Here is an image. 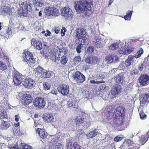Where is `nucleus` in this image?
<instances>
[{
  "label": "nucleus",
  "mask_w": 149,
  "mask_h": 149,
  "mask_svg": "<svg viewBox=\"0 0 149 149\" xmlns=\"http://www.w3.org/2000/svg\"><path fill=\"white\" fill-rule=\"evenodd\" d=\"M115 116L116 118L114 123L116 128L122 126L126 115V109L124 106H119L117 107L114 111Z\"/></svg>",
  "instance_id": "f257e3e1"
},
{
  "label": "nucleus",
  "mask_w": 149,
  "mask_h": 149,
  "mask_svg": "<svg viewBox=\"0 0 149 149\" xmlns=\"http://www.w3.org/2000/svg\"><path fill=\"white\" fill-rule=\"evenodd\" d=\"M91 1L88 0H83V1H78L75 4V8L77 11L79 13H84L89 11H91V8L93 6Z\"/></svg>",
  "instance_id": "f03ea898"
},
{
  "label": "nucleus",
  "mask_w": 149,
  "mask_h": 149,
  "mask_svg": "<svg viewBox=\"0 0 149 149\" xmlns=\"http://www.w3.org/2000/svg\"><path fill=\"white\" fill-rule=\"evenodd\" d=\"M32 5L30 3L25 1L23 2L20 5V9L18 10V14L20 16H26L28 12L32 10Z\"/></svg>",
  "instance_id": "7ed1b4c3"
},
{
  "label": "nucleus",
  "mask_w": 149,
  "mask_h": 149,
  "mask_svg": "<svg viewBox=\"0 0 149 149\" xmlns=\"http://www.w3.org/2000/svg\"><path fill=\"white\" fill-rule=\"evenodd\" d=\"M23 61L27 62L29 65L31 66L35 62V59L33 57V54L29 51L25 52L23 56Z\"/></svg>",
  "instance_id": "20e7f679"
},
{
  "label": "nucleus",
  "mask_w": 149,
  "mask_h": 149,
  "mask_svg": "<svg viewBox=\"0 0 149 149\" xmlns=\"http://www.w3.org/2000/svg\"><path fill=\"white\" fill-rule=\"evenodd\" d=\"M61 14L66 19H71L74 15V13L71 9L67 6L62 8Z\"/></svg>",
  "instance_id": "39448f33"
},
{
  "label": "nucleus",
  "mask_w": 149,
  "mask_h": 149,
  "mask_svg": "<svg viewBox=\"0 0 149 149\" xmlns=\"http://www.w3.org/2000/svg\"><path fill=\"white\" fill-rule=\"evenodd\" d=\"M33 103L34 106L36 107L42 109L45 106L46 102L44 98L41 97H37L35 99Z\"/></svg>",
  "instance_id": "423d86ee"
},
{
  "label": "nucleus",
  "mask_w": 149,
  "mask_h": 149,
  "mask_svg": "<svg viewBox=\"0 0 149 149\" xmlns=\"http://www.w3.org/2000/svg\"><path fill=\"white\" fill-rule=\"evenodd\" d=\"M46 14L47 15L58 16L59 14V10L54 6L46 7L44 9Z\"/></svg>",
  "instance_id": "0eeeda50"
},
{
  "label": "nucleus",
  "mask_w": 149,
  "mask_h": 149,
  "mask_svg": "<svg viewBox=\"0 0 149 149\" xmlns=\"http://www.w3.org/2000/svg\"><path fill=\"white\" fill-rule=\"evenodd\" d=\"M33 100V97L30 94H24L22 96V102L23 105L27 107L32 102Z\"/></svg>",
  "instance_id": "6e6552de"
},
{
  "label": "nucleus",
  "mask_w": 149,
  "mask_h": 149,
  "mask_svg": "<svg viewBox=\"0 0 149 149\" xmlns=\"http://www.w3.org/2000/svg\"><path fill=\"white\" fill-rule=\"evenodd\" d=\"M122 88L121 86L118 84H116L113 86L111 88L110 94L111 95L110 98H113L120 93Z\"/></svg>",
  "instance_id": "1a4fd4ad"
},
{
  "label": "nucleus",
  "mask_w": 149,
  "mask_h": 149,
  "mask_svg": "<svg viewBox=\"0 0 149 149\" xmlns=\"http://www.w3.org/2000/svg\"><path fill=\"white\" fill-rule=\"evenodd\" d=\"M138 80L141 86H146L149 84V76L146 74H141Z\"/></svg>",
  "instance_id": "9d476101"
},
{
  "label": "nucleus",
  "mask_w": 149,
  "mask_h": 149,
  "mask_svg": "<svg viewBox=\"0 0 149 149\" xmlns=\"http://www.w3.org/2000/svg\"><path fill=\"white\" fill-rule=\"evenodd\" d=\"M74 79L78 84L83 83L86 80L85 76L80 72L77 71L73 76Z\"/></svg>",
  "instance_id": "9b49d317"
},
{
  "label": "nucleus",
  "mask_w": 149,
  "mask_h": 149,
  "mask_svg": "<svg viewBox=\"0 0 149 149\" xmlns=\"http://www.w3.org/2000/svg\"><path fill=\"white\" fill-rule=\"evenodd\" d=\"M58 91L63 95L68 94L69 93V87L66 84H60L57 88Z\"/></svg>",
  "instance_id": "f8f14e48"
},
{
  "label": "nucleus",
  "mask_w": 149,
  "mask_h": 149,
  "mask_svg": "<svg viewBox=\"0 0 149 149\" xmlns=\"http://www.w3.org/2000/svg\"><path fill=\"white\" fill-rule=\"evenodd\" d=\"M134 57L132 55L129 56L127 58L125 62L122 63V69L124 70H127L128 68L131 64L133 62L134 60Z\"/></svg>",
  "instance_id": "ddd939ff"
},
{
  "label": "nucleus",
  "mask_w": 149,
  "mask_h": 149,
  "mask_svg": "<svg viewBox=\"0 0 149 149\" xmlns=\"http://www.w3.org/2000/svg\"><path fill=\"white\" fill-rule=\"evenodd\" d=\"M23 78L22 75L18 72H15L13 77V81L15 85H20L22 82Z\"/></svg>",
  "instance_id": "4468645a"
},
{
  "label": "nucleus",
  "mask_w": 149,
  "mask_h": 149,
  "mask_svg": "<svg viewBox=\"0 0 149 149\" xmlns=\"http://www.w3.org/2000/svg\"><path fill=\"white\" fill-rule=\"evenodd\" d=\"M35 81L31 78H26L23 81V85L27 88H32L35 85Z\"/></svg>",
  "instance_id": "2eb2a0df"
},
{
  "label": "nucleus",
  "mask_w": 149,
  "mask_h": 149,
  "mask_svg": "<svg viewBox=\"0 0 149 149\" xmlns=\"http://www.w3.org/2000/svg\"><path fill=\"white\" fill-rule=\"evenodd\" d=\"M76 37L78 39H82L84 36H86V32L83 28H79L76 30Z\"/></svg>",
  "instance_id": "dca6fc26"
},
{
  "label": "nucleus",
  "mask_w": 149,
  "mask_h": 149,
  "mask_svg": "<svg viewBox=\"0 0 149 149\" xmlns=\"http://www.w3.org/2000/svg\"><path fill=\"white\" fill-rule=\"evenodd\" d=\"M139 96L140 105H142L141 106L143 107V105L145 104L147 102L149 97V95L146 92L142 94H140Z\"/></svg>",
  "instance_id": "f3484780"
},
{
  "label": "nucleus",
  "mask_w": 149,
  "mask_h": 149,
  "mask_svg": "<svg viewBox=\"0 0 149 149\" xmlns=\"http://www.w3.org/2000/svg\"><path fill=\"white\" fill-rule=\"evenodd\" d=\"M42 118L46 123H51L54 121V118L51 113H45L43 115Z\"/></svg>",
  "instance_id": "a211bd4d"
},
{
  "label": "nucleus",
  "mask_w": 149,
  "mask_h": 149,
  "mask_svg": "<svg viewBox=\"0 0 149 149\" xmlns=\"http://www.w3.org/2000/svg\"><path fill=\"white\" fill-rule=\"evenodd\" d=\"M85 61L88 64H95L98 62V58L95 56H88L86 58Z\"/></svg>",
  "instance_id": "6ab92c4d"
},
{
  "label": "nucleus",
  "mask_w": 149,
  "mask_h": 149,
  "mask_svg": "<svg viewBox=\"0 0 149 149\" xmlns=\"http://www.w3.org/2000/svg\"><path fill=\"white\" fill-rule=\"evenodd\" d=\"M32 45L37 49L40 50L42 48L41 42L38 40H36L35 39L32 38L31 40Z\"/></svg>",
  "instance_id": "aec40b11"
},
{
  "label": "nucleus",
  "mask_w": 149,
  "mask_h": 149,
  "mask_svg": "<svg viewBox=\"0 0 149 149\" xmlns=\"http://www.w3.org/2000/svg\"><path fill=\"white\" fill-rule=\"evenodd\" d=\"M37 131L42 141V140L45 139L47 136V134L45 132V130L42 129L38 128Z\"/></svg>",
  "instance_id": "412c9836"
},
{
  "label": "nucleus",
  "mask_w": 149,
  "mask_h": 149,
  "mask_svg": "<svg viewBox=\"0 0 149 149\" xmlns=\"http://www.w3.org/2000/svg\"><path fill=\"white\" fill-rule=\"evenodd\" d=\"M13 8H11L6 6H2L1 8V12L3 13L8 14L10 15L13 13L12 10Z\"/></svg>",
  "instance_id": "4be33fe9"
},
{
  "label": "nucleus",
  "mask_w": 149,
  "mask_h": 149,
  "mask_svg": "<svg viewBox=\"0 0 149 149\" xmlns=\"http://www.w3.org/2000/svg\"><path fill=\"white\" fill-rule=\"evenodd\" d=\"M124 74L121 73L116 75L114 78L116 83L119 84H122L123 83Z\"/></svg>",
  "instance_id": "5701e85b"
},
{
  "label": "nucleus",
  "mask_w": 149,
  "mask_h": 149,
  "mask_svg": "<svg viewBox=\"0 0 149 149\" xmlns=\"http://www.w3.org/2000/svg\"><path fill=\"white\" fill-rule=\"evenodd\" d=\"M10 126V125L9 123L3 120L2 121L0 125V128L2 130H6Z\"/></svg>",
  "instance_id": "b1692460"
},
{
  "label": "nucleus",
  "mask_w": 149,
  "mask_h": 149,
  "mask_svg": "<svg viewBox=\"0 0 149 149\" xmlns=\"http://www.w3.org/2000/svg\"><path fill=\"white\" fill-rule=\"evenodd\" d=\"M141 105H140V107L138 109V111L139 112L140 118L142 120L146 119L147 116L142 110L143 109V107L141 106Z\"/></svg>",
  "instance_id": "393cba45"
},
{
  "label": "nucleus",
  "mask_w": 149,
  "mask_h": 149,
  "mask_svg": "<svg viewBox=\"0 0 149 149\" xmlns=\"http://www.w3.org/2000/svg\"><path fill=\"white\" fill-rule=\"evenodd\" d=\"M97 133V130L95 129L93 131H90L88 134L87 135V136L88 138H91L96 136Z\"/></svg>",
  "instance_id": "a878e982"
},
{
  "label": "nucleus",
  "mask_w": 149,
  "mask_h": 149,
  "mask_svg": "<svg viewBox=\"0 0 149 149\" xmlns=\"http://www.w3.org/2000/svg\"><path fill=\"white\" fill-rule=\"evenodd\" d=\"M85 119L84 118L80 117H77L75 119V121L77 125H79L83 124Z\"/></svg>",
  "instance_id": "bb28decb"
},
{
  "label": "nucleus",
  "mask_w": 149,
  "mask_h": 149,
  "mask_svg": "<svg viewBox=\"0 0 149 149\" xmlns=\"http://www.w3.org/2000/svg\"><path fill=\"white\" fill-rule=\"evenodd\" d=\"M148 140L147 136L144 135L141 136L139 141L141 145H144Z\"/></svg>",
  "instance_id": "cd10ccee"
},
{
  "label": "nucleus",
  "mask_w": 149,
  "mask_h": 149,
  "mask_svg": "<svg viewBox=\"0 0 149 149\" xmlns=\"http://www.w3.org/2000/svg\"><path fill=\"white\" fill-rule=\"evenodd\" d=\"M33 5L36 6L42 7L43 5L41 0H33Z\"/></svg>",
  "instance_id": "c85d7f7f"
},
{
  "label": "nucleus",
  "mask_w": 149,
  "mask_h": 149,
  "mask_svg": "<svg viewBox=\"0 0 149 149\" xmlns=\"http://www.w3.org/2000/svg\"><path fill=\"white\" fill-rule=\"evenodd\" d=\"M127 15L124 17V18L125 20H130L131 19V16L132 14V12L128 10L126 13Z\"/></svg>",
  "instance_id": "c756f323"
},
{
  "label": "nucleus",
  "mask_w": 149,
  "mask_h": 149,
  "mask_svg": "<svg viewBox=\"0 0 149 149\" xmlns=\"http://www.w3.org/2000/svg\"><path fill=\"white\" fill-rule=\"evenodd\" d=\"M8 116L6 111H3L2 112L0 113V120L8 119Z\"/></svg>",
  "instance_id": "7c9ffc66"
},
{
  "label": "nucleus",
  "mask_w": 149,
  "mask_h": 149,
  "mask_svg": "<svg viewBox=\"0 0 149 149\" xmlns=\"http://www.w3.org/2000/svg\"><path fill=\"white\" fill-rule=\"evenodd\" d=\"M119 47L118 44L117 42L109 46L110 50H114L117 49Z\"/></svg>",
  "instance_id": "2f4dec72"
},
{
  "label": "nucleus",
  "mask_w": 149,
  "mask_h": 149,
  "mask_svg": "<svg viewBox=\"0 0 149 149\" xmlns=\"http://www.w3.org/2000/svg\"><path fill=\"white\" fill-rule=\"evenodd\" d=\"M7 66L5 63H4L2 61H0V70L3 71L6 70Z\"/></svg>",
  "instance_id": "473e14b6"
},
{
  "label": "nucleus",
  "mask_w": 149,
  "mask_h": 149,
  "mask_svg": "<svg viewBox=\"0 0 149 149\" xmlns=\"http://www.w3.org/2000/svg\"><path fill=\"white\" fill-rule=\"evenodd\" d=\"M101 41V40L99 38L96 39L95 41V46L97 48H100L101 47L102 43Z\"/></svg>",
  "instance_id": "72a5a7b5"
},
{
  "label": "nucleus",
  "mask_w": 149,
  "mask_h": 149,
  "mask_svg": "<svg viewBox=\"0 0 149 149\" xmlns=\"http://www.w3.org/2000/svg\"><path fill=\"white\" fill-rule=\"evenodd\" d=\"M143 51L142 48H140V49L135 54L134 58H137L140 57L141 55L143 54Z\"/></svg>",
  "instance_id": "f704fd0d"
},
{
  "label": "nucleus",
  "mask_w": 149,
  "mask_h": 149,
  "mask_svg": "<svg viewBox=\"0 0 149 149\" xmlns=\"http://www.w3.org/2000/svg\"><path fill=\"white\" fill-rule=\"evenodd\" d=\"M113 56H111L110 55L107 56L105 58L106 61L108 62L111 63L113 61V58L115 57Z\"/></svg>",
  "instance_id": "c9c22d12"
},
{
  "label": "nucleus",
  "mask_w": 149,
  "mask_h": 149,
  "mask_svg": "<svg viewBox=\"0 0 149 149\" xmlns=\"http://www.w3.org/2000/svg\"><path fill=\"white\" fill-rule=\"evenodd\" d=\"M134 144L133 142L130 139H127L123 143V146H125V145H127L128 146H130Z\"/></svg>",
  "instance_id": "e433bc0d"
},
{
  "label": "nucleus",
  "mask_w": 149,
  "mask_h": 149,
  "mask_svg": "<svg viewBox=\"0 0 149 149\" xmlns=\"http://www.w3.org/2000/svg\"><path fill=\"white\" fill-rule=\"evenodd\" d=\"M81 147L77 142H75L73 144L71 149H81Z\"/></svg>",
  "instance_id": "4c0bfd02"
},
{
  "label": "nucleus",
  "mask_w": 149,
  "mask_h": 149,
  "mask_svg": "<svg viewBox=\"0 0 149 149\" xmlns=\"http://www.w3.org/2000/svg\"><path fill=\"white\" fill-rule=\"evenodd\" d=\"M36 73L37 74H39L40 73H43L44 69L41 67L38 66L37 68H36Z\"/></svg>",
  "instance_id": "58836bf2"
},
{
  "label": "nucleus",
  "mask_w": 149,
  "mask_h": 149,
  "mask_svg": "<svg viewBox=\"0 0 149 149\" xmlns=\"http://www.w3.org/2000/svg\"><path fill=\"white\" fill-rule=\"evenodd\" d=\"M81 58L79 56H75L73 59V61L74 64H78L81 61Z\"/></svg>",
  "instance_id": "ea45409f"
},
{
  "label": "nucleus",
  "mask_w": 149,
  "mask_h": 149,
  "mask_svg": "<svg viewBox=\"0 0 149 149\" xmlns=\"http://www.w3.org/2000/svg\"><path fill=\"white\" fill-rule=\"evenodd\" d=\"M43 89L45 91L48 90L50 89L51 85L48 82H44L43 84Z\"/></svg>",
  "instance_id": "a19ab883"
},
{
  "label": "nucleus",
  "mask_w": 149,
  "mask_h": 149,
  "mask_svg": "<svg viewBox=\"0 0 149 149\" xmlns=\"http://www.w3.org/2000/svg\"><path fill=\"white\" fill-rule=\"evenodd\" d=\"M82 125L84 127L87 128L89 127L91 125L90 120H86L85 119L84 123Z\"/></svg>",
  "instance_id": "79ce46f5"
},
{
  "label": "nucleus",
  "mask_w": 149,
  "mask_h": 149,
  "mask_svg": "<svg viewBox=\"0 0 149 149\" xmlns=\"http://www.w3.org/2000/svg\"><path fill=\"white\" fill-rule=\"evenodd\" d=\"M68 61V58L65 56H62L60 60L61 63L63 65H65L67 63Z\"/></svg>",
  "instance_id": "37998d69"
},
{
  "label": "nucleus",
  "mask_w": 149,
  "mask_h": 149,
  "mask_svg": "<svg viewBox=\"0 0 149 149\" xmlns=\"http://www.w3.org/2000/svg\"><path fill=\"white\" fill-rule=\"evenodd\" d=\"M42 75L43 77H44L48 78H50L51 76V74L49 71H46L45 72L44 71Z\"/></svg>",
  "instance_id": "c03bdc74"
},
{
  "label": "nucleus",
  "mask_w": 149,
  "mask_h": 149,
  "mask_svg": "<svg viewBox=\"0 0 149 149\" xmlns=\"http://www.w3.org/2000/svg\"><path fill=\"white\" fill-rule=\"evenodd\" d=\"M126 48L124 47H122L120 50L118 52L120 54H127Z\"/></svg>",
  "instance_id": "a18cd8bd"
},
{
  "label": "nucleus",
  "mask_w": 149,
  "mask_h": 149,
  "mask_svg": "<svg viewBox=\"0 0 149 149\" xmlns=\"http://www.w3.org/2000/svg\"><path fill=\"white\" fill-rule=\"evenodd\" d=\"M134 48L133 47L130 46H128L127 48H126L127 54H130L134 50Z\"/></svg>",
  "instance_id": "49530a36"
},
{
  "label": "nucleus",
  "mask_w": 149,
  "mask_h": 149,
  "mask_svg": "<svg viewBox=\"0 0 149 149\" xmlns=\"http://www.w3.org/2000/svg\"><path fill=\"white\" fill-rule=\"evenodd\" d=\"M55 148L57 149H63V145L61 143H56Z\"/></svg>",
  "instance_id": "de8ad7c7"
},
{
  "label": "nucleus",
  "mask_w": 149,
  "mask_h": 149,
  "mask_svg": "<svg viewBox=\"0 0 149 149\" xmlns=\"http://www.w3.org/2000/svg\"><path fill=\"white\" fill-rule=\"evenodd\" d=\"M146 64V61H144L143 63L141 64L140 66H139V70L140 71H141L143 70V68H144L146 66L145 65Z\"/></svg>",
  "instance_id": "09e8293b"
},
{
  "label": "nucleus",
  "mask_w": 149,
  "mask_h": 149,
  "mask_svg": "<svg viewBox=\"0 0 149 149\" xmlns=\"http://www.w3.org/2000/svg\"><path fill=\"white\" fill-rule=\"evenodd\" d=\"M113 116V113L110 111H108L107 114V118L109 120L112 118Z\"/></svg>",
  "instance_id": "8fccbe9b"
},
{
  "label": "nucleus",
  "mask_w": 149,
  "mask_h": 149,
  "mask_svg": "<svg viewBox=\"0 0 149 149\" xmlns=\"http://www.w3.org/2000/svg\"><path fill=\"white\" fill-rule=\"evenodd\" d=\"M72 142L70 141H67L66 143V147L67 149H69V148L70 149H71L72 146Z\"/></svg>",
  "instance_id": "3c124183"
},
{
  "label": "nucleus",
  "mask_w": 149,
  "mask_h": 149,
  "mask_svg": "<svg viewBox=\"0 0 149 149\" xmlns=\"http://www.w3.org/2000/svg\"><path fill=\"white\" fill-rule=\"evenodd\" d=\"M122 137L119 136H118L114 138V141L117 142L121 141L122 140Z\"/></svg>",
  "instance_id": "603ef678"
},
{
  "label": "nucleus",
  "mask_w": 149,
  "mask_h": 149,
  "mask_svg": "<svg viewBox=\"0 0 149 149\" xmlns=\"http://www.w3.org/2000/svg\"><path fill=\"white\" fill-rule=\"evenodd\" d=\"M81 44H79L77 46L76 48L77 52L78 54L80 53L81 52Z\"/></svg>",
  "instance_id": "864d4df0"
},
{
  "label": "nucleus",
  "mask_w": 149,
  "mask_h": 149,
  "mask_svg": "<svg viewBox=\"0 0 149 149\" xmlns=\"http://www.w3.org/2000/svg\"><path fill=\"white\" fill-rule=\"evenodd\" d=\"M87 51L88 53H92L94 51V49L93 47L90 46L88 47L87 49Z\"/></svg>",
  "instance_id": "5fc2aeb1"
},
{
  "label": "nucleus",
  "mask_w": 149,
  "mask_h": 149,
  "mask_svg": "<svg viewBox=\"0 0 149 149\" xmlns=\"http://www.w3.org/2000/svg\"><path fill=\"white\" fill-rule=\"evenodd\" d=\"M25 144V143H21L18 146H17V149H24Z\"/></svg>",
  "instance_id": "6e6d98bb"
},
{
  "label": "nucleus",
  "mask_w": 149,
  "mask_h": 149,
  "mask_svg": "<svg viewBox=\"0 0 149 149\" xmlns=\"http://www.w3.org/2000/svg\"><path fill=\"white\" fill-rule=\"evenodd\" d=\"M73 101L72 100L69 101L68 102V105L69 108H71L72 107Z\"/></svg>",
  "instance_id": "4d7b16f0"
},
{
  "label": "nucleus",
  "mask_w": 149,
  "mask_h": 149,
  "mask_svg": "<svg viewBox=\"0 0 149 149\" xmlns=\"http://www.w3.org/2000/svg\"><path fill=\"white\" fill-rule=\"evenodd\" d=\"M72 122V119H69L66 122V125L69 126L70 125Z\"/></svg>",
  "instance_id": "13d9d810"
},
{
  "label": "nucleus",
  "mask_w": 149,
  "mask_h": 149,
  "mask_svg": "<svg viewBox=\"0 0 149 149\" xmlns=\"http://www.w3.org/2000/svg\"><path fill=\"white\" fill-rule=\"evenodd\" d=\"M66 31V29L64 27H62V29H61V34L63 33L62 36L65 35V32Z\"/></svg>",
  "instance_id": "bf43d9fd"
},
{
  "label": "nucleus",
  "mask_w": 149,
  "mask_h": 149,
  "mask_svg": "<svg viewBox=\"0 0 149 149\" xmlns=\"http://www.w3.org/2000/svg\"><path fill=\"white\" fill-rule=\"evenodd\" d=\"M132 74H134L135 75L138 74H139V71L138 70L136 69H134L132 71Z\"/></svg>",
  "instance_id": "052dcab7"
},
{
  "label": "nucleus",
  "mask_w": 149,
  "mask_h": 149,
  "mask_svg": "<svg viewBox=\"0 0 149 149\" xmlns=\"http://www.w3.org/2000/svg\"><path fill=\"white\" fill-rule=\"evenodd\" d=\"M78 106L77 103L75 101L73 102V104L72 107L76 109H77Z\"/></svg>",
  "instance_id": "680f3d73"
},
{
  "label": "nucleus",
  "mask_w": 149,
  "mask_h": 149,
  "mask_svg": "<svg viewBox=\"0 0 149 149\" xmlns=\"http://www.w3.org/2000/svg\"><path fill=\"white\" fill-rule=\"evenodd\" d=\"M24 148V149H32V147L31 146L26 144L25 143Z\"/></svg>",
  "instance_id": "e2e57ef3"
},
{
  "label": "nucleus",
  "mask_w": 149,
  "mask_h": 149,
  "mask_svg": "<svg viewBox=\"0 0 149 149\" xmlns=\"http://www.w3.org/2000/svg\"><path fill=\"white\" fill-rule=\"evenodd\" d=\"M51 93L54 95H56L57 94V92L55 88L53 89L51 91Z\"/></svg>",
  "instance_id": "0e129e2a"
},
{
  "label": "nucleus",
  "mask_w": 149,
  "mask_h": 149,
  "mask_svg": "<svg viewBox=\"0 0 149 149\" xmlns=\"http://www.w3.org/2000/svg\"><path fill=\"white\" fill-rule=\"evenodd\" d=\"M106 85L104 84L102 85L99 87L100 90L103 91L106 88Z\"/></svg>",
  "instance_id": "69168bd1"
},
{
  "label": "nucleus",
  "mask_w": 149,
  "mask_h": 149,
  "mask_svg": "<svg viewBox=\"0 0 149 149\" xmlns=\"http://www.w3.org/2000/svg\"><path fill=\"white\" fill-rule=\"evenodd\" d=\"M60 31V28H59V27H57L56 28L55 30V33H56V34H58V33Z\"/></svg>",
  "instance_id": "338daca9"
},
{
  "label": "nucleus",
  "mask_w": 149,
  "mask_h": 149,
  "mask_svg": "<svg viewBox=\"0 0 149 149\" xmlns=\"http://www.w3.org/2000/svg\"><path fill=\"white\" fill-rule=\"evenodd\" d=\"M49 54L50 53L49 52L45 53H44L43 55L45 58H48V57L49 56Z\"/></svg>",
  "instance_id": "774afa93"
}]
</instances>
